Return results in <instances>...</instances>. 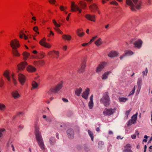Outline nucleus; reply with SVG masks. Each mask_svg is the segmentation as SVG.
Wrapping results in <instances>:
<instances>
[{"label":"nucleus","mask_w":152,"mask_h":152,"mask_svg":"<svg viewBox=\"0 0 152 152\" xmlns=\"http://www.w3.org/2000/svg\"><path fill=\"white\" fill-rule=\"evenodd\" d=\"M35 131L37 141L42 150L45 149V145L41 133L39 131V126L37 124L35 126Z\"/></svg>","instance_id":"nucleus-1"},{"label":"nucleus","mask_w":152,"mask_h":152,"mask_svg":"<svg viewBox=\"0 0 152 152\" xmlns=\"http://www.w3.org/2000/svg\"><path fill=\"white\" fill-rule=\"evenodd\" d=\"M135 5L133 3L131 0H126V3L130 6L131 10L135 11L136 9L139 10L140 8L141 2H138V0H132Z\"/></svg>","instance_id":"nucleus-2"},{"label":"nucleus","mask_w":152,"mask_h":152,"mask_svg":"<svg viewBox=\"0 0 152 152\" xmlns=\"http://www.w3.org/2000/svg\"><path fill=\"white\" fill-rule=\"evenodd\" d=\"M10 45L13 49L12 53L13 55L15 56H19L20 55L16 49V48H18L20 46L19 41L16 39L12 40L10 42Z\"/></svg>","instance_id":"nucleus-3"},{"label":"nucleus","mask_w":152,"mask_h":152,"mask_svg":"<svg viewBox=\"0 0 152 152\" xmlns=\"http://www.w3.org/2000/svg\"><path fill=\"white\" fill-rule=\"evenodd\" d=\"M100 102L105 107H107L109 105L110 99L108 92H106L103 94L102 97L100 100Z\"/></svg>","instance_id":"nucleus-4"},{"label":"nucleus","mask_w":152,"mask_h":152,"mask_svg":"<svg viewBox=\"0 0 152 152\" xmlns=\"http://www.w3.org/2000/svg\"><path fill=\"white\" fill-rule=\"evenodd\" d=\"M116 109L114 108H105L103 112V114L105 116H110L115 112Z\"/></svg>","instance_id":"nucleus-5"},{"label":"nucleus","mask_w":152,"mask_h":152,"mask_svg":"<svg viewBox=\"0 0 152 152\" xmlns=\"http://www.w3.org/2000/svg\"><path fill=\"white\" fill-rule=\"evenodd\" d=\"M71 10L73 11H78L79 13L81 12V10L79 8L77 5L75 4V3L72 2L71 5Z\"/></svg>","instance_id":"nucleus-6"},{"label":"nucleus","mask_w":152,"mask_h":152,"mask_svg":"<svg viewBox=\"0 0 152 152\" xmlns=\"http://www.w3.org/2000/svg\"><path fill=\"white\" fill-rule=\"evenodd\" d=\"M143 42L140 39H139L133 43L135 48L138 49H140L142 47Z\"/></svg>","instance_id":"nucleus-7"},{"label":"nucleus","mask_w":152,"mask_h":152,"mask_svg":"<svg viewBox=\"0 0 152 152\" xmlns=\"http://www.w3.org/2000/svg\"><path fill=\"white\" fill-rule=\"evenodd\" d=\"M62 87V83H59L56 86L55 88L52 89L51 90V91L53 93H57L61 88Z\"/></svg>","instance_id":"nucleus-8"},{"label":"nucleus","mask_w":152,"mask_h":152,"mask_svg":"<svg viewBox=\"0 0 152 152\" xmlns=\"http://www.w3.org/2000/svg\"><path fill=\"white\" fill-rule=\"evenodd\" d=\"M18 80L23 85L26 81V78L24 75L21 74H19L18 75Z\"/></svg>","instance_id":"nucleus-9"},{"label":"nucleus","mask_w":152,"mask_h":152,"mask_svg":"<svg viewBox=\"0 0 152 152\" xmlns=\"http://www.w3.org/2000/svg\"><path fill=\"white\" fill-rule=\"evenodd\" d=\"M67 134L69 138L71 139L73 138L74 134V132L72 129H68L67 131Z\"/></svg>","instance_id":"nucleus-10"},{"label":"nucleus","mask_w":152,"mask_h":152,"mask_svg":"<svg viewBox=\"0 0 152 152\" xmlns=\"http://www.w3.org/2000/svg\"><path fill=\"white\" fill-rule=\"evenodd\" d=\"M90 90L89 88H87L83 92L82 95V97L85 99H87L89 94Z\"/></svg>","instance_id":"nucleus-11"},{"label":"nucleus","mask_w":152,"mask_h":152,"mask_svg":"<svg viewBox=\"0 0 152 152\" xmlns=\"http://www.w3.org/2000/svg\"><path fill=\"white\" fill-rule=\"evenodd\" d=\"M27 64L26 62H22L19 64L18 65V70L19 71H21L23 70L25 66Z\"/></svg>","instance_id":"nucleus-12"},{"label":"nucleus","mask_w":152,"mask_h":152,"mask_svg":"<svg viewBox=\"0 0 152 152\" xmlns=\"http://www.w3.org/2000/svg\"><path fill=\"white\" fill-rule=\"evenodd\" d=\"M45 39L44 38L43 39L41 40L39 42V44L42 45L43 46L45 47L48 48H50L51 46L48 43H46L45 40Z\"/></svg>","instance_id":"nucleus-13"},{"label":"nucleus","mask_w":152,"mask_h":152,"mask_svg":"<svg viewBox=\"0 0 152 152\" xmlns=\"http://www.w3.org/2000/svg\"><path fill=\"white\" fill-rule=\"evenodd\" d=\"M105 64V63H102L99 64L96 70V72L97 73L100 72L104 68Z\"/></svg>","instance_id":"nucleus-14"},{"label":"nucleus","mask_w":152,"mask_h":152,"mask_svg":"<svg viewBox=\"0 0 152 152\" xmlns=\"http://www.w3.org/2000/svg\"><path fill=\"white\" fill-rule=\"evenodd\" d=\"M118 54L117 51H112L108 54V56L110 58H113L117 56Z\"/></svg>","instance_id":"nucleus-15"},{"label":"nucleus","mask_w":152,"mask_h":152,"mask_svg":"<svg viewBox=\"0 0 152 152\" xmlns=\"http://www.w3.org/2000/svg\"><path fill=\"white\" fill-rule=\"evenodd\" d=\"M12 96L15 99H17L20 97V95L18 93V91L16 90H14L12 93Z\"/></svg>","instance_id":"nucleus-16"},{"label":"nucleus","mask_w":152,"mask_h":152,"mask_svg":"<svg viewBox=\"0 0 152 152\" xmlns=\"http://www.w3.org/2000/svg\"><path fill=\"white\" fill-rule=\"evenodd\" d=\"M86 18L90 20L93 22H95V16L94 15H91L88 14L86 15Z\"/></svg>","instance_id":"nucleus-17"},{"label":"nucleus","mask_w":152,"mask_h":152,"mask_svg":"<svg viewBox=\"0 0 152 152\" xmlns=\"http://www.w3.org/2000/svg\"><path fill=\"white\" fill-rule=\"evenodd\" d=\"M86 67V63L83 62L82 63L80 67L78 70V72L80 73H83Z\"/></svg>","instance_id":"nucleus-18"},{"label":"nucleus","mask_w":152,"mask_h":152,"mask_svg":"<svg viewBox=\"0 0 152 152\" xmlns=\"http://www.w3.org/2000/svg\"><path fill=\"white\" fill-rule=\"evenodd\" d=\"M90 8L92 12H94L96 11L97 10V7L95 3H93L90 6Z\"/></svg>","instance_id":"nucleus-19"},{"label":"nucleus","mask_w":152,"mask_h":152,"mask_svg":"<svg viewBox=\"0 0 152 152\" xmlns=\"http://www.w3.org/2000/svg\"><path fill=\"white\" fill-rule=\"evenodd\" d=\"M27 70L30 72H33L36 71V69L33 66H28L27 68Z\"/></svg>","instance_id":"nucleus-20"},{"label":"nucleus","mask_w":152,"mask_h":152,"mask_svg":"<svg viewBox=\"0 0 152 152\" xmlns=\"http://www.w3.org/2000/svg\"><path fill=\"white\" fill-rule=\"evenodd\" d=\"M110 73V72H107L104 73L102 75V79L103 80L107 79L108 77V76L109 75Z\"/></svg>","instance_id":"nucleus-21"},{"label":"nucleus","mask_w":152,"mask_h":152,"mask_svg":"<svg viewBox=\"0 0 152 152\" xmlns=\"http://www.w3.org/2000/svg\"><path fill=\"white\" fill-rule=\"evenodd\" d=\"M82 89L81 88H77L75 92V95L77 96H79L82 92Z\"/></svg>","instance_id":"nucleus-22"},{"label":"nucleus","mask_w":152,"mask_h":152,"mask_svg":"<svg viewBox=\"0 0 152 152\" xmlns=\"http://www.w3.org/2000/svg\"><path fill=\"white\" fill-rule=\"evenodd\" d=\"M134 53L130 50H126L125 51V54L126 56H130L133 55Z\"/></svg>","instance_id":"nucleus-23"},{"label":"nucleus","mask_w":152,"mask_h":152,"mask_svg":"<svg viewBox=\"0 0 152 152\" xmlns=\"http://www.w3.org/2000/svg\"><path fill=\"white\" fill-rule=\"evenodd\" d=\"M62 38L64 40L69 41L71 39V37L69 35L65 34L63 35Z\"/></svg>","instance_id":"nucleus-24"},{"label":"nucleus","mask_w":152,"mask_h":152,"mask_svg":"<svg viewBox=\"0 0 152 152\" xmlns=\"http://www.w3.org/2000/svg\"><path fill=\"white\" fill-rule=\"evenodd\" d=\"M7 71V70H6L5 71L3 75L7 78L9 81H10V79L9 75V72Z\"/></svg>","instance_id":"nucleus-25"},{"label":"nucleus","mask_w":152,"mask_h":152,"mask_svg":"<svg viewBox=\"0 0 152 152\" xmlns=\"http://www.w3.org/2000/svg\"><path fill=\"white\" fill-rule=\"evenodd\" d=\"M95 44L97 46H98L101 45L102 44V39L100 38H99L95 42Z\"/></svg>","instance_id":"nucleus-26"},{"label":"nucleus","mask_w":152,"mask_h":152,"mask_svg":"<svg viewBox=\"0 0 152 152\" xmlns=\"http://www.w3.org/2000/svg\"><path fill=\"white\" fill-rule=\"evenodd\" d=\"M32 87L31 89L33 88H37L38 86V84L36 81H33L32 82Z\"/></svg>","instance_id":"nucleus-27"},{"label":"nucleus","mask_w":152,"mask_h":152,"mask_svg":"<svg viewBox=\"0 0 152 152\" xmlns=\"http://www.w3.org/2000/svg\"><path fill=\"white\" fill-rule=\"evenodd\" d=\"M23 36H24V38L25 39H27L28 38V37L22 31H21L19 34V37L21 38H23Z\"/></svg>","instance_id":"nucleus-28"},{"label":"nucleus","mask_w":152,"mask_h":152,"mask_svg":"<svg viewBox=\"0 0 152 152\" xmlns=\"http://www.w3.org/2000/svg\"><path fill=\"white\" fill-rule=\"evenodd\" d=\"M23 59L24 60H26L29 55V53L26 52H23Z\"/></svg>","instance_id":"nucleus-29"},{"label":"nucleus","mask_w":152,"mask_h":152,"mask_svg":"<svg viewBox=\"0 0 152 152\" xmlns=\"http://www.w3.org/2000/svg\"><path fill=\"white\" fill-rule=\"evenodd\" d=\"M49 142L51 145H54L55 143V140L54 137H51L49 139Z\"/></svg>","instance_id":"nucleus-30"},{"label":"nucleus","mask_w":152,"mask_h":152,"mask_svg":"<svg viewBox=\"0 0 152 152\" xmlns=\"http://www.w3.org/2000/svg\"><path fill=\"white\" fill-rule=\"evenodd\" d=\"M88 133L90 137H91L92 141H93L94 140L93 134V133L90 130H88Z\"/></svg>","instance_id":"nucleus-31"},{"label":"nucleus","mask_w":152,"mask_h":152,"mask_svg":"<svg viewBox=\"0 0 152 152\" xmlns=\"http://www.w3.org/2000/svg\"><path fill=\"white\" fill-rule=\"evenodd\" d=\"M137 114L138 113H137L136 114L133 115L131 118L132 120H133L135 122H136Z\"/></svg>","instance_id":"nucleus-32"},{"label":"nucleus","mask_w":152,"mask_h":152,"mask_svg":"<svg viewBox=\"0 0 152 152\" xmlns=\"http://www.w3.org/2000/svg\"><path fill=\"white\" fill-rule=\"evenodd\" d=\"M136 122H134L133 120H130L127 123V125L129 126L132 124H134Z\"/></svg>","instance_id":"nucleus-33"},{"label":"nucleus","mask_w":152,"mask_h":152,"mask_svg":"<svg viewBox=\"0 0 152 152\" xmlns=\"http://www.w3.org/2000/svg\"><path fill=\"white\" fill-rule=\"evenodd\" d=\"M119 101L120 102H125L128 100V99L126 98L121 97L119 99Z\"/></svg>","instance_id":"nucleus-34"},{"label":"nucleus","mask_w":152,"mask_h":152,"mask_svg":"<svg viewBox=\"0 0 152 152\" xmlns=\"http://www.w3.org/2000/svg\"><path fill=\"white\" fill-rule=\"evenodd\" d=\"M142 82V79L141 78H139L138 79L137 81V85L139 86V88L141 86V84Z\"/></svg>","instance_id":"nucleus-35"},{"label":"nucleus","mask_w":152,"mask_h":152,"mask_svg":"<svg viewBox=\"0 0 152 152\" xmlns=\"http://www.w3.org/2000/svg\"><path fill=\"white\" fill-rule=\"evenodd\" d=\"M88 106L90 109H92L94 106V103L93 102H90L88 103Z\"/></svg>","instance_id":"nucleus-36"},{"label":"nucleus","mask_w":152,"mask_h":152,"mask_svg":"<svg viewBox=\"0 0 152 152\" xmlns=\"http://www.w3.org/2000/svg\"><path fill=\"white\" fill-rule=\"evenodd\" d=\"M5 105L1 104L0 103V110L2 111H4L5 108Z\"/></svg>","instance_id":"nucleus-37"},{"label":"nucleus","mask_w":152,"mask_h":152,"mask_svg":"<svg viewBox=\"0 0 152 152\" xmlns=\"http://www.w3.org/2000/svg\"><path fill=\"white\" fill-rule=\"evenodd\" d=\"M80 4L81 6V8L83 9H84L86 6V3L84 2H80Z\"/></svg>","instance_id":"nucleus-38"},{"label":"nucleus","mask_w":152,"mask_h":152,"mask_svg":"<svg viewBox=\"0 0 152 152\" xmlns=\"http://www.w3.org/2000/svg\"><path fill=\"white\" fill-rule=\"evenodd\" d=\"M53 22L54 25L56 27H59L60 26V25L59 24H58L55 20H53Z\"/></svg>","instance_id":"nucleus-39"},{"label":"nucleus","mask_w":152,"mask_h":152,"mask_svg":"<svg viewBox=\"0 0 152 152\" xmlns=\"http://www.w3.org/2000/svg\"><path fill=\"white\" fill-rule=\"evenodd\" d=\"M14 75L13 74L12 75V82L14 83L15 85H16L17 84V82L16 80L14 78Z\"/></svg>","instance_id":"nucleus-40"},{"label":"nucleus","mask_w":152,"mask_h":152,"mask_svg":"<svg viewBox=\"0 0 152 152\" xmlns=\"http://www.w3.org/2000/svg\"><path fill=\"white\" fill-rule=\"evenodd\" d=\"M45 64V62L44 61L41 60L38 62V64L41 66H43Z\"/></svg>","instance_id":"nucleus-41"},{"label":"nucleus","mask_w":152,"mask_h":152,"mask_svg":"<svg viewBox=\"0 0 152 152\" xmlns=\"http://www.w3.org/2000/svg\"><path fill=\"white\" fill-rule=\"evenodd\" d=\"M135 86H134L133 89L132 91L130 92V94H129V96H130L132 95L134 93L135 91Z\"/></svg>","instance_id":"nucleus-42"},{"label":"nucleus","mask_w":152,"mask_h":152,"mask_svg":"<svg viewBox=\"0 0 152 152\" xmlns=\"http://www.w3.org/2000/svg\"><path fill=\"white\" fill-rule=\"evenodd\" d=\"M58 27L57 28H54V29L58 32L62 34V32L61 31V30L59 28H58Z\"/></svg>","instance_id":"nucleus-43"},{"label":"nucleus","mask_w":152,"mask_h":152,"mask_svg":"<svg viewBox=\"0 0 152 152\" xmlns=\"http://www.w3.org/2000/svg\"><path fill=\"white\" fill-rule=\"evenodd\" d=\"M80 30V29H79L78 31L77 32V33L78 36L80 37H82L84 35V33L83 32L80 33L79 32V31Z\"/></svg>","instance_id":"nucleus-44"},{"label":"nucleus","mask_w":152,"mask_h":152,"mask_svg":"<svg viewBox=\"0 0 152 152\" xmlns=\"http://www.w3.org/2000/svg\"><path fill=\"white\" fill-rule=\"evenodd\" d=\"M4 84V81L3 80L1 79L0 80V87H2Z\"/></svg>","instance_id":"nucleus-45"},{"label":"nucleus","mask_w":152,"mask_h":152,"mask_svg":"<svg viewBox=\"0 0 152 152\" xmlns=\"http://www.w3.org/2000/svg\"><path fill=\"white\" fill-rule=\"evenodd\" d=\"M38 54L40 56V57L39 58H42L45 56L44 53H43V52L39 53Z\"/></svg>","instance_id":"nucleus-46"},{"label":"nucleus","mask_w":152,"mask_h":152,"mask_svg":"<svg viewBox=\"0 0 152 152\" xmlns=\"http://www.w3.org/2000/svg\"><path fill=\"white\" fill-rule=\"evenodd\" d=\"M24 126L23 125L20 124L18 126V129L20 131L22 129L24 128Z\"/></svg>","instance_id":"nucleus-47"},{"label":"nucleus","mask_w":152,"mask_h":152,"mask_svg":"<svg viewBox=\"0 0 152 152\" xmlns=\"http://www.w3.org/2000/svg\"><path fill=\"white\" fill-rule=\"evenodd\" d=\"M97 37V36H96L93 37L92 39H91L90 41L89 42V44H90L91 42H93L94 40H95Z\"/></svg>","instance_id":"nucleus-48"},{"label":"nucleus","mask_w":152,"mask_h":152,"mask_svg":"<svg viewBox=\"0 0 152 152\" xmlns=\"http://www.w3.org/2000/svg\"><path fill=\"white\" fill-rule=\"evenodd\" d=\"M104 144V142L102 141L99 142L98 143V147L99 148L100 147H102V145H103Z\"/></svg>","instance_id":"nucleus-49"},{"label":"nucleus","mask_w":152,"mask_h":152,"mask_svg":"<svg viewBox=\"0 0 152 152\" xmlns=\"http://www.w3.org/2000/svg\"><path fill=\"white\" fill-rule=\"evenodd\" d=\"M53 52L55 53L56 56V58H58L59 56V52L58 51H56L55 50L53 51Z\"/></svg>","instance_id":"nucleus-50"},{"label":"nucleus","mask_w":152,"mask_h":152,"mask_svg":"<svg viewBox=\"0 0 152 152\" xmlns=\"http://www.w3.org/2000/svg\"><path fill=\"white\" fill-rule=\"evenodd\" d=\"M131 110H132L131 109H130L128 110H127L126 111V113H125V114L127 117L129 115L130 113Z\"/></svg>","instance_id":"nucleus-51"},{"label":"nucleus","mask_w":152,"mask_h":152,"mask_svg":"<svg viewBox=\"0 0 152 152\" xmlns=\"http://www.w3.org/2000/svg\"><path fill=\"white\" fill-rule=\"evenodd\" d=\"M33 29L34 31H35L36 33L39 34V32L37 31V30L38 29V27L37 26H35L34 27Z\"/></svg>","instance_id":"nucleus-52"},{"label":"nucleus","mask_w":152,"mask_h":152,"mask_svg":"<svg viewBox=\"0 0 152 152\" xmlns=\"http://www.w3.org/2000/svg\"><path fill=\"white\" fill-rule=\"evenodd\" d=\"M123 152H132L130 149H126L123 150Z\"/></svg>","instance_id":"nucleus-53"},{"label":"nucleus","mask_w":152,"mask_h":152,"mask_svg":"<svg viewBox=\"0 0 152 152\" xmlns=\"http://www.w3.org/2000/svg\"><path fill=\"white\" fill-rule=\"evenodd\" d=\"M12 141L10 140H9L7 143V146L8 147H10V145L11 146V144H12Z\"/></svg>","instance_id":"nucleus-54"},{"label":"nucleus","mask_w":152,"mask_h":152,"mask_svg":"<svg viewBox=\"0 0 152 152\" xmlns=\"http://www.w3.org/2000/svg\"><path fill=\"white\" fill-rule=\"evenodd\" d=\"M145 71L146 72V74H145V71H143L142 72L143 77H144V75H146L147 74V73L148 72V70L147 68H146Z\"/></svg>","instance_id":"nucleus-55"},{"label":"nucleus","mask_w":152,"mask_h":152,"mask_svg":"<svg viewBox=\"0 0 152 152\" xmlns=\"http://www.w3.org/2000/svg\"><path fill=\"white\" fill-rule=\"evenodd\" d=\"M46 121L48 122H50L52 121V119L50 117H48L46 118Z\"/></svg>","instance_id":"nucleus-56"},{"label":"nucleus","mask_w":152,"mask_h":152,"mask_svg":"<svg viewBox=\"0 0 152 152\" xmlns=\"http://www.w3.org/2000/svg\"><path fill=\"white\" fill-rule=\"evenodd\" d=\"M131 147V145L129 144H127L126 145L125 147V149H129Z\"/></svg>","instance_id":"nucleus-57"},{"label":"nucleus","mask_w":152,"mask_h":152,"mask_svg":"<svg viewBox=\"0 0 152 152\" xmlns=\"http://www.w3.org/2000/svg\"><path fill=\"white\" fill-rule=\"evenodd\" d=\"M49 2L53 4H55V3L56 2V1L55 0H49Z\"/></svg>","instance_id":"nucleus-58"},{"label":"nucleus","mask_w":152,"mask_h":152,"mask_svg":"<svg viewBox=\"0 0 152 152\" xmlns=\"http://www.w3.org/2000/svg\"><path fill=\"white\" fill-rule=\"evenodd\" d=\"M110 4H113L116 5H117L118 4V3L115 1H113L110 3Z\"/></svg>","instance_id":"nucleus-59"},{"label":"nucleus","mask_w":152,"mask_h":152,"mask_svg":"<svg viewBox=\"0 0 152 152\" xmlns=\"http://www.w3.org/2000/svg\"><path fill=\"white\" fill-rule=\"evenodd\" d=\"M5 131L4 129H0V137H1L2 135V132Z\"/></svg>","instance_id":"nucleus-60"},{"label":"nucleus","mask_w":152,"mask_h":152,"mask_svg":"<svg viewBox=\"0 0 152 152\" xmlns=\"http://www.w3.org/2000/svg\"><path fill=\"white\" fill-rule=\"evenodd\" d=\"M126 56V55H125V54L124 53V54H123V55H121L120 57V59L121 60H122L123 58H124L125 56Z\"/></svg>","instance_id":"nucleus-61"},{"label":"nucleus","mask_w":152,"mask_h":152,"mask_svg":"<svg viewBox=\"0 0 152 152\" xmlns=\"http://www.w3.org/2000/svg\"><path fill=\"white\" fill-rule=\"evenodd\" d=\"M60 10L62 11H64V6H61L60 7Z\"/></svg>","instance_id":"nucleus-62"},{"label":"nucleus","mask_w":152,"mask_h":152,"mask_svg":"<svg viewBox=\"0 0 152 152\" xmlns=\"http://www.w3.org/2000/svg\"><path fill=\"white\" fill-rule=\"evenodd\" d=\"M131 137L133 139H135L136 138V135L135 134H133L131 136Z\"/></svg>","instance_id":"nucleus-63"},{"label":"nucleus","mask_w":152,"mask_h":152,"mask_svg":"<svg viewBox=\"0 0 152 152\" xmlns=\"http://www.w3.org/2000/svg\"><path fill=\"white\" fill-rule=\"evenodd\" d=\"M62 100L63 101L65 102H68V101L67 99L64 98H63L62 99Z\"/></svg>","instance_id":"nucleus-64"}]
</instances>
